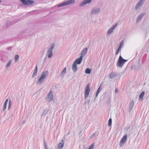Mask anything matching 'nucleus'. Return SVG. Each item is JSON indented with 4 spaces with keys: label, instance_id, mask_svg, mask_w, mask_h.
Returning <instances> with one entry per match:
<instances>
[{
    "label": "nucleus",
    "instance_id": "f257e3e1",
    "mask_svg": "<svg viewBox=\"0 0 149 149\" xmlns=\"http://www.w3.org/2000/svg\"><path fill=\"white\" fill-rule=\"evenodd\" d=\"M127 60L123 59L121 56L119 57L117 63L118 67H122L123 65L127 61Z\"/></svg>",
    "mask_w": 149,
    "mask_h": 149
},
{
    "label": "nucleus",
    "instance_id": "f03ea898",
    "mask_svg": "<svg viewBox=\"0 0 149 149\" xmlns=\"http://www.w3.org/2000/svg\"><path fill=\"white\" fill-rule=\"evenodd\" d=\"M48 74V72L47 71L43 72L42 74L41 77L39 79L37 83H41L42 82L44 79L45 78L46 76Z\"/></svg>",
    "mask_w": 149,
    "mask_h": 149
},
{
    "label": "nucleus",
    "instance_id": "7ed1b4c3",
    "mask_svg": "<svg viewBox=\"0 0 149 149\" xmlns=\"http://www.w3.org/2000/svg\"><path fill=\"white\" fill-rule=\"evenodd\" d=\"M90 91V88L89 86V84H88L87 85L85 90V98H86L88 97Z\"/></svg>",
    "mask_w": 149,
    "mask_h": 149
},
{
    "label": "nucleus",
    "instance_id": "20e7f679",
    "mask_svg": "<svg viewBox=\"0 0 149 149\" xmlns=\"http://www.w3.org/2000/svg\"><path fill=\"white\" fill-rule=\"evenodd\" d=\"M21 1L24 5H29L32 4L34 2V1L29 0H20Z\"/></svg>",
    "mask_w": 149,
    "mask_h": 149
},
{
    "label": "nucleus",
    "instance_id": "39448f33",
    "mask_svg": "<svg viewBox=\"0 0 149 149\" xmlns=\"http://www.w3.org/2000/svg\"><path fill=\"white\" fill-rule=\"evenodd\" d=\"M127 134L123 136L120 143L119 145L120 146H122L125 142L127 139Z\"/></svg>",
    "mask_w": 149,
    "mask_h": 149
},
{
    "label": "nucleus",
    "instance_id": "423d86ee",
    "mask_svg": "<svg viewBox=\"0 0 149 149\" xmlns=\"http://www.w3.org/2000/svg\"><path fill=\"white\" fill-rule=\"evenodd\" d=\"M75 1L74 0H68L63 3L61 4L60 6H66L70 4H71L72 3H75Z\"/></svg>",
    "mask_w": 149,
    "mask_h": 149
},
{
    "label": "nucleus",
    "instance_id": "0eeeda50",
    "mask_svg": "<svg viewBox=\"0 0 149 149\" xmlns=\"http://www.w3.org/2000/svg\"><path fill=\"white\" fill-rule=\"evenodd\" d=\"M91 1L92 0H85L80 4L79 6H83L87 3H90Z\"/></svg>",
    "mask_w": 149,
    "mask_h": 149
},
{
    "label": "nucleus",
    "instance_id": "6e6552de",
    "mask_svg": "<svg viewBox=\"0 0 149 149\" xmlns=\"http://www.w3.org/2000/svg\"><path fill=\"white\" fill-rule=\"evenodd\" d=\"M83 59L82 56H81L79 58H78L75 61L74 63H76V64H80L81 62Z\"/></svg>",
    "mask_w": 149,
    "mask_h": 149
},
{
    "label": "nucleus",
    "instance_id": "1a4fd4ad",
    "mask_svg": "<svg viewBox=\"0 0 149 149\" xmlns=\"http://www.w3.org/2000/svg\"><path fill=\"white\" fill-rule=\"evenodd\" d=\"M47 99L50 102L53 100V95L52 92L50 91L48 96Z\"/></svg>",
    "mask_w": 149,
    "mask_h": 149
},
{
    "label": "nucleus",
    "instance_id": "9d476101",
    "mask_svg": "<svg viewBox=\"0 0 149 149\" xmlns=\"http://www.w3.org/2000/svg\"><path fill=\"white\" fill-rule=\"evenodd\" d=\"M117 25V23H116L115 25L113 26L112 28H110L108 31L107 33L108 34H110L113 31V29L115 28Z\"/></svg>",
    "mask_w": 149,
    "mask_h": 149
},
{
    "label": "nucleus",
    "instance_id": "9b49d317",
    "mask_svg": "<svg viewBox=\"0 0 149 149\" xmlns=\"http://www.w3.org/2000/svg\"><path fill=\"white\" fill-rule=\"evenodd\" d=\"M54 48L53 47H52L51 49H49L48 51V53H49L48 55V57L49 58H50L52 56V50Z\"/></svg>",
    "mask_w": 149,
    "mask_h": 149
},
{
    "label": "nucleus",
    "instance_id": "f8f14e48",
    "mask_svg": "<svg viewBox=\"0 0 149 149\" xmlns=\"http://www.w3.org/2000/svg\"><path fill=\"white\" fill-rule=\"evenodd\" d=\"M72 68L74 72H75L77 70V68L76 63H74L72 65Z\"/></svg>",
    "mask_w": 149,
    "mask_h": 149
},
{
    "label": "nucleus",
    "instance_id": "ddd939ff",
    "mask_svg": "<svg viewBox=\"0 0 149 149\" xmlns=\"http://www.w3.org/2000/svg\"><path fill=\"white\" fill-rule=\"evenodd\" d=\"M145 1V0H140L136 6L135 8L136 9L138 8L143 3V2Z\"/></svg>",
    "mask_w": 149,
    "mask_h": 149
},
{
    "label": "nucleus",
    "instance_id": "4468645a",
    "mask_svg": "<svg viewBox=\"0 0 149 149\" xmlns=\"http://www.w3.org/2000/svg\"><path fill=\"white\" fill-rule=\"evenodd\" d=\"M87 51V49L86 48H84L82 50L81 52V56H82V57L83 58V56L85 55L86 54Z\"/></svg>",
    "mask_w": 149,
    "mask_h": 149
},
{
    "label": "nucleus",
    "instance_id": "2eb2a0df",
    "mask_svg": "<svg viewBox=\"0 0 149 149\" xmlns=\"http://www.w3.org/2000/svg\"><path fill=\"white\" fill-rule=\"evenodd\" d=\"M63 140L61 142L58 144V149L62 148L63 147Z\"/></svg>",
    "mask_w": 149,
    "mask_h": 149
},
{
    "label": "nucleus",
    "instance_id": "dca6fc26",
    "mask_svg": "<svg viewBox=\"0 0 149 149\" xmlns=\"http://www.w3.org/2000/svg\"><path fill=\"white\" fill-rule=\"evenodd\" d=\"M144 95V91L142 92L140 95L139 97V100H143Z\"/></svg>",
    "mask_w": 149,
    "mask_h": 149
},
{
    "label": "nucleus",
    "instance_id": "f3484780",
    "mask_svg": "<svg viewBox=\"0 0 149 149\" xmlns=\"http://www.w3.org/2000/svg\"><path fill=\"white\" fill-rule=\"evenodd\" d=\"M37 72H38V68H37V66L36 67V69H35V70H34L33 74V75L32 76L33 77H34L35 76H36V75L37 74Z\"/></svg>",
    "mask_w": 149,
    "mask_h": 149
},
{
    "label": "nucleus",
    "instance_id": "a211bd4d",
    "mask_svg": "<svg viewBox=\"0 0 149 149\" xmlns=\"http://www.w3.org/2000/svg\"><path fill=\"white\" fill-rule=\"evenodd\" d=\"M8 99H6V101L4 104L3 110H4L6 108L7 104L8 102Z\"/></svg>",
    "mask_w": 149,
    "mask_h": 149
},
{
    "label": "nucleus",
    "instance_id": "6ab92c4d",
    "mask_svg": "<svg viewBox=\"0 0 149 149\" xmlns=\"http://www.w3.org/2000/svg\"><path fill=\"white\" fill-rule=\"evenodd\" d=\"M91 70L89 68H87L86 70L85 73H86V74H89L91 73Z\"/></svg>",
    "mask_w": 149,
    "mask_h": 149
},
{
    "label": "nucleus",
    "instance_id": "aec40b11",
    "mask_svg": "<svg viewBox=\"0 0 149 149\" xmlns=\"http://www.w3.org/2000/svg\"><path fill=\"white\" fill-rule=\"evenodd\" d=\"M134 105V102L133 101L131 102L130 103V108L132 109L133 108Z\"/></svg>",
    "mask_w": 149,
    "mask_h": 149
},
{
    "label": "nucleus",
    "instance_id": "412c9836",
    "mask_svg": "<svg viewBox=\"0 0 149 149\" xmlns=\"http://www.w3.org/2000/svg\"><path fill=\"white\" fill-rule=\"evenodd\" d=\"M100 11V9H97L95 10H94L92 13L93 14H95L96 13H99Z\"/></svg>",
    "mask_w": 149,
    "mask_h": 149
},
{
    "label": "nucleus",
    "instance_id": "4be33fe9",
    "mask_svg": "<svg viewBox=\"0 0 149 149\" xmlns=\"http://www.w3.org/2000/svg\"><path fill=\"white\" fill-rule=\"evenodd\" d=\"M66 68H65L62 71V72L61 73V75L63 76L64 74L66 73Z\"/></svg>",
    "mask_w": 149,
    "mask_h": 149
},
{
    "label": "nucleus",
    "instance_id": "5701e85b",
    "mask_svg": "<svg viewBox=\"0 0 149 149\" xmlns=\"http://www.w3.org/2000/svg\"><path fill=\"white\" fill-rule=\"evenodd\" d=\"M101 85L99 87V88H98V90H97V92H96V96H97L98 95L99 93L100 92V88L101 87Z\"/></svg>",
    "mask_w": 149,
    "mask_h": 149
},
{
    "label": "nucleus",
    "instance_id": "b1692460",
    "mask_svg": "<svg viewBox=\"0 0 149 149\" xmlns=\"http://www.w3.org/2000/svg\"><path fill=\"white\" fill-rule=\"evenodd\" d=\"M19 58V56L18 55H17L15 56V61L16 62L17 60H18V59Z\"/></svg>",
    "mask_w": 149,
    "mask_h": 149
},
{
    "label": "nucleus",
    "instance_id": "393cba45",
    "mask_svg": "<svg viewBox=\"0 0 149 149\" xmlns=\"http://www.w3.org/2000/svg\"><path fill=\"white\" fill-rule=\"evenodd\" d=\"M94 144L93 143L89 147L88 149H93L94 148Z\"/></svg>",
    "mask_w": 149,
    "mask_h": 149
},
{
    "label": "nucleus",
    "instance_id": "a878e982",
    "mask_svg": "<svg viewBox=\"0 0 149 149\" xmlns=\"http://www.w3.org/2000/svg\"><path fill=\"white\" fill-rule=\"evenodd\" d=\"M112 123V119L111 118H110L109 120L108 125L110 126H111Z\"/></svg>",
    "mask_w": 149,
    "mask_h": 149
},
{
    "label": "nucleus",
    "instance_id": "bb28decb",
    "mask_svg": "<svg viewBox=\"0 0 149 149\" xmlns=\"http://www.w3.org/2000/svg\"><path fill=\"white\" fill-rule=\"evenodd\" d=\"M123 41L120 43V46H119V48L120 49H121L122 47L123 46Z\"/></svg>",
    "mask_w": 149,
    "mask_h": 149
},
{
    "label": "nucleus",
    "instance_id": "cd10ccee",
    "mask_svg": "<svg viewBox=\"0 0 149 149\" xmlns=\"http://www.w3.org/2000/svg\"><path fill=\"white\" fill-rule=\"evenodd\" d=\"M11 62V60L9 61V62L7 64V65H6V67H8L10 64Z\"/></svg>",
    "mask_w": 149,
    "mask_h": 149
},
{
    "label": "nucleus",
    "instance_id": "c85d7f7f",
    "mask_svg": "<svg viewBox=\"0 0 149 149\" xmlns=\"http://www.w3.org/2000/svg\"><path fill=\"white\" fill-rule=\"evenodd\" d=\"M113 76V73H111L110 74L109 77L111 78H112Z\"/></svg>",
    "mask_w": 149,
    "mask_h": 149
},
{
    "label": "nucleus",
    "instance_id": "c756f323",
    "mask_svg": "<svg viewBox=\"0 0 149 149\" xmlns=\"http://www.w3.org/2000/svg\"><path fill=\"white\" fill-rule=\"evenodd\" d=\"M11 104V101L10 100L9 101V106H8V109H9L10 107Z\"/></svg>",
    "mask_w": 149,
    "mask_h": 149
},
{
    "label": "nucleus",
    "instance_id": "7c9ffc66",
    "mask_svg": "<svg viewBox=\"0 0 149 149\" xmlns=\"http://www.w3.org/2000/svg\"><path fill=\"white\" fill-rule=\"evenodd\" d=\"M120 49H120V48H118V49L117 50V51H116V55H117V54H118L120 50Z\"/></svg>",
    "mask_w": 149,
    "mask_h": 149
},
{
    "label": "nucleus",
    "instance_id": "2f4dec72",
    "mask_svg": "<svg viewBox=\"0 0 149 149\" xmlns=\"http://www.w3.org/2000/svg\"><path fill=\"white\" fill-rule=\"evenodd\" d=\"M115 92L116 93H117L118 92V90L117 88H116Z\"/></svg>",
    "mask_w": 149,
    "mask_h": 149
},
{
    "label": "nucleus",
    "instance_id": "473e14b6",
    "mask_svg": "<svg viewBox=\"0 0 149 149\" xmlns=\"http://www.w3.org/2000/svg\"><path fill=\"white\" fill-rule=\"evenodd\" d=\"M1 2V1L0 0V3Z\"/></svg>",
    "mask_w": 149,
    "mask_h": 149
}]
</instances>
